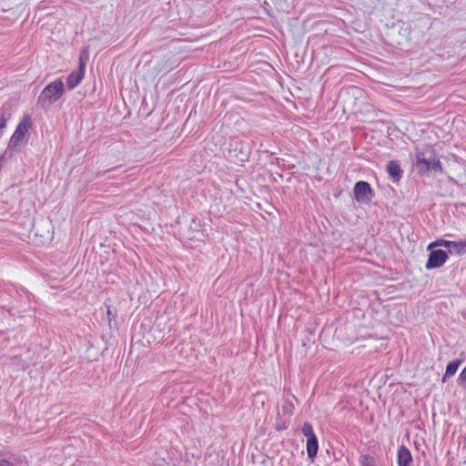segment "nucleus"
Returning a JSON list of instances; mask_svg holds the SVG:
<instances>
[{"instance_id":"1","label":"nucleus","mask_w":466,"mask_h":466,"mask_svg":"<svg viewBox=\"0 0 466 466\" xmlns=\"http://www.w3.org/2000/svg\"><path fill=\"white\" fill-rule=\"evenodd\" d=\"M64 83L61 79L51 82L43 89L37 98V104L41 107H46L55 104L61 98L64 94Z\"/></svg>"},{"instance_id":"2","label":"nucleus","mask_w":466,"mask_h":466,"mask_svg":"<svg viewBox=\"0 0 466 466\" xmlns=\"http://www.w3.org/2000/svg\"><path fill=\"white\" fill-rule=\"evenodd\" d=\"M416 168L421 175L429 171L441 172V164L431 151H427L417 155Z\"/></svg>"},{"instance_id":"3","label":"nucleus","mask_w":466,"mask_h":466,"mask_svg":"<svg viewBox=\"0 0 466 466\" xmlns=\"http://www.w3.org/2000/svg\"><path fill=\"white\" fill-rule=\"evenodd\" d=\"M33 125L32 119L29 116H24L22 120L19 122L16 127L14 134L12 135L8 147L10 148H14L18 147L22 141L25 138L28 130L31 128Z\"/></svg>"},{"instance_id":"4","label":"nucleus","mask_w":466,"mask_h":466,"mask_svg":"<svg viewBox=\"0 0 466 466\" xmlns=\"http://www.w3.org/2000/svg\"><path fill=\"white\" fill-rule=\"evenodd\" d=\"M437 247H442L447 248V253L455 256H461L466 253V240L461 241H450L445 239H437L428 246V249H431Z\"/></svg>"},{"instance_id":"5","label":"nucleus","mask_w":466,"mask_h":466,"mask_svg":"<svg viewBox=\"0 0 466 466\" xmlns=\"http://www.w3.org/2000/svg\"><path fill=\"white\" fill-rule=\"evenodd\" d=\"M354 195L359 203L367 204L371 200L373 192L368 182L359 181L355 184Z\"/></svg>"},{"instance_id":"6","label":"nucleus","mask_w":466,"mask_h":466,"mask_svg":"<svg viewBox=\"0 0 466 466\" xmlns=\"http://www.w3.org/2000/svg\"><path fill=\"white\" fill-rule=\"evenodd\" d=\"M428 261L425 265L427 269L441 268L448 259V253L442 249H430Z\"/></svg>"},{"instance_id":"7","label":"nucleus","mask_w":466,"mask_h":466,"mask_svg":"<svg viewBox=\"0 0 466 466\" xmlns=\"http://www.w3.org/2000/svg\"><path fill=\"white\" fill-rule=\"evenodd\" d=\"M85 75V64L80 57L78 69L73 71L67 77L66 83L70 89H74L79 85Z\"/></svg>"},{"instance_id":"8","label":"nucleus","mask_w":466,"mask_h":466,"mask_svg":"<svg viewBox=\"0 0 466 466\" xmlns=\"http://www.w3.org/2000/svg\"><path fill=\"white\" fill-rule=\"evenodd\" d=\"M412 461L410 451L405 447L400 446L398 451L399 466H410Z\"/></svg>"},{"instance_id":"9","label":"nucleus","mask_w":466,"mask_h":466,"mask_svg":"<svg viewBox=\"0 0 466 466\" xmlns=\"http://www.w3.org/2000/svg\"><path fill=\"white\" fill-rule=\"evenodd\" d=\"M387 171H388L390 177H391L394 179V181L400 180V178L401 177L402 170L400 168V164L397 161H394V160L389 161V163L387 165Z\"/></svg>"},{"instance_id":"10","label":"nucleus","mask_w":466,"mask_h":466,"mask_svg":"<svg viewBox=\"0 0 466 466\" xmlns=\"http://www.w3.org/2000/svg\"><path fill=\"white\" fill-rule=\"evenodd\" d=\"M319 443L316 436L307 439V453L309 459H314L318 453Z\"/></svg>"},{"instance_id":"11","label":"nucleus","mask_w":466,"mask_h":466,"mask_svg":"<svg viewBox=\"0 0 466 466\" xmlns=\"http://www.w3.org/2000/svg\"><path fill=\"white\" fill-rule=\"evenodd\" d=\"M461 360H456L449 362L446 367L445 374L443 375V377L441 379V381L445 382L449 377L453 376L457 372L458 368L461 365Z\"/></svg>"},{"instance_id":"12","label":"nucleus","mask_w":466,"mask_h":466,"mask_svg":"<svg viewBox=\"0 0 466 466\" xmlns=\"http://www.w3.org/2000/svg\"><path fill=\"white\" fill-rule=\"evenodd\" d=\"M294 400L297 401L295 396L290 395V398L285 399L281 405V410L284 415L290 416L295 409Z\"/></svg>"},{"instance_id":"13","label":"nucleus","mask_w":466,"mask_h":466,"mask_svg":"<svg viewBox=\"0 0 466 466\" xmlns=\"http://www.w3.org/2000/svg\"><path fill=\"white\" fill-rule=\"evenodd\" d=\"M360 463L361 466H375V459L370 455H361L360 458Z\"/></svg>"},{"instance_id":"14","label":"nucleus","mask_w":466,"mask_h":466,"mask_svg":"<svg viewBox=\"0 0 466 466\" xmlns=\"http://www.w3.org/2000/svg\"><path fill=\"white\" fill-rule=\"evenodd\" d=\"M302 434L308 439L311 438L313 436H316L313 428L309 422H304L302 429H301Z\"/></svg>"},{"instance_id":"15","label":"nucleus","mask_w":466,"mask_h":466,"mask_svg":"<svg viewBox=\"0 0 466 466\" xmlns=\"http://www.w3.org/2000/svg\"><path fill=\"white\" fill-rule=\"evenodd\" d=\"M15 459L0 453V466H15Z\"/></svg>"},{"instance_id":"16","label":"nucleus","mask_w":466,"mask_h":466,"mask_svg":"<svg viewBox=\"0 0 466 466\" xmlns=\"http://www.w3.org/2000/svg\"><path fill=\"white\" fill-rule=\"evenodd\" d=\"M8 117L9 116L5 114V112H0V137L3 135L4 129L6 127V121Z\"/></svg>"},{"instance_id":"17","label":"nucleus","mask_w":466,"mask_h":466,"mask_svg":"<svg viewBox=\"0 0 466 466\" xmlns=\"http://www.w3.org/2000/svg\"><path fill=\"white\" fill-rule=\"evenodd\" d=\"M457 382L460 386L466 390V367L460 373Z\"/></svg>"},{"instance_id":"18","label":"nucleus","mask_w":466,"mask_h":466,"mask_svg":"<svg viewBox=\"0 0 466 466\" xmlns=\"http://www.w3.org/2000/svg\"><path fill=\"white\" fill-rule=\"evenodd\" d=\"M107 317L109 324L113 319L116 318V310H113L110 308H107Z\"/></svg>"}]
</instances>
